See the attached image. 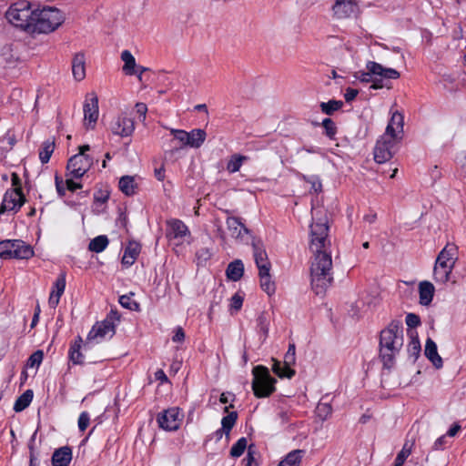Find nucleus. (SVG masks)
<instances>
[{"label":"nucleus","mask_w":466,"mask_h":466,"mask_svg":"<svg viewBox=\"0 0 466 466\" xmlns=\"http://www.w3.org/2000/svg\"><path fill=\"white\" fill-rule=\"evenodd\" d=\"M405 321L408 328L410 329L416 328L421 323L420 317L414 313H408Z\"/></svg>","instance_id":"54"},{"label":"nucleus","mask_w":466,"mask_h":466,"mask_svg":"<svg viewBox=\"0 0 466 466\" xmlns=\"http://www.w3.org/2000/svg\"><path fill=\"white\" fill-rule=\"evenodd\" d=\"M227 226L228 229L230 232L232 238L237 239L244 240L245 235L249 234V230L245 227V225L235 217H230L227 218Z\"/></svg>","instance_id":"21"},{"label":"nucleus","mask_w":466,"mask_h":466,"mask_svg":"<svg viewBox=\"0 0 466 466\" xmlns=\"http://www.w3.org/2000/svg\"><path fill=\"white\" fill-rule=\"evenodd\" d=\"M183 417L180 410L177 407H173L159 412L157 416V422L162 430L174 431L180 427Z\"/></svg>","instance_id":"13"},{"label":"nucleus","mask_w":466,"mask_h":466,"mask_svg":"<svg viewBox=\"0 0 466 466\" xmlns=\"http://www.w3.org/2000/svg\"><path fill=\"white\" fill-rule=\"evenodd\" d=\"M66 289V273L62 272L59 274L57 279H56L53 290H55V293L62 296Z\"/></svg>","instance_id":"49"},{"label":"nucleus","mask_w":466,"mask_h":466,"mask_svg":"<svg viewBox=\"0 0 466 466\" xmlns=\"http://www.w3.org/2000/svg\"><path fill=\"white\" fill-rule=\"evenodd\" d=\"M185 339V332L181 327H177L172 337L174 342H182Z\"/></svg>","instance_id":"61"},{"label":"nucleus","mask_w":466,"mask_h":466,"mask_svg":"<svg viewBox=\"0 0 466 466\" xmlns=\"http://www.w3.org/2000/svg\"><path fill=\"white\" fill-rule=\"evenodd\" d=\"M243 304V297L238 293H236L232 296L230 299V308L231 309H235L236 311L239 310Z\"/></svg>","instance_id":"58"},{"label":"nucleus","mask_w":466,"mask_h":466,"mask_svg":"<svg viewBox=\"0 0 466 466\" xmlns=\"http://www.w3.org/2000/svg\"><path fill=\"white\" fill-rule=\"evenodd\" d=\"M43 359L44 353L42 350H38L30 355V357L27 360L26 366L28 368L38 367L42 363Z\"/></svg>","instance_id":"48"},{"label":"nucleus","mask_w":466,"mask_h":466,"mask_svg":"<svg viewBox=\"0 0 466 466\" xmlns=\"http://www.w3.org/2000/svg\"><path fill=\"white\" fill-rule=\"evenodd\" d=\"M248 159V157L235 154L231 156L230 159L227 164V170L229 173H236L239 171L243 162Z\"/></svg>","instance_id":"39"},{"label":"nucleus","mask_w":466,"mask_h":466,"mask_svg":"<svg viewBox=\"0 0 466 466\" xmlns=\"http://www.w3.org/2000/svg\"><path fill=\"white\" fill-rule=\"evenodd\" d=\"M302 177L306 183L310 185V187H309L310 193L318 194L322 191V184H321L319 177L314 176V175L307 177V176L303 175Z\"/></svg>","instance_id":"43"},{"label":"nucleus","mask_w":466,"mask_h":466,"mask_svg":"<svg viewBox=\"0 0 466 466\" xmlns=\"http://www.w3.org/2000/svg\"><path fill=\"white\" fill-rule=\"evenodd\" d=\"M33 390H26L23 394H21L15 400L14 404V410L16 412H20L26 409L32 400H33Z\"/></svg>","instance_id":"33"},{"label":"nucleus","mask_w":466,"mask_h":466,"mask_svg":"<svg viewBox=\"0 0 466 466\" xmlns=\"http://www.w3.org/2000/svg\"><path fill=\"white\" fill-rule=\"evenodd\" d=\"M166 237L169 240L177 239L180 243L191 237L187 226L180 219L170 218L166 222Z\"/></svg>","instance_id":"15"},{"label":"nucleus","mask_w":466,"mask_h":466,"mask_svg":"<svg viewBox=\"0 0 466 466\" xmlns=\"http://www.w3.org/2000/svg\"><path fill=\"white\" fill-rule=\"evenodd\" d=\"M61 296L55 293V290H52L49 296L48 304L51 308L56 309L59 303Z\"/></svg>","instance_id":"63"},{"label":"nucleus","mask_w":466,"mask_h":466,"mask_svg":"<svg viewBox=\"0 0 466 466\" xmlns=\"http://www.w3.org/2000/svg\"><path fill=\"white\" fill-rule=\"evenodd\" d=\"M268 329H269V317L268 313L261 312L258 318H257V330L259 334L263 337V341L266 340V339L268 336Z\"/></svg>","instance_id":"35"},{"label":"nucleus","mask_w":466,"mask_h":466,"mask_svg":"<svg viewBox=\"0 0 466 466\" xmlns=\"http://www.w3.org/2000/svg\"><path fill=\"white\" fill-rule=\"evenodd\" d=\"M119 319L118 312L111 309L105 319L96 322L87 335L86 342L84 343V350H86L89 348L92 340L100 341L106 337L112 338L116 334V325Z\"/></svg>","instance_id":"6"},{"label":"nucleus","mask_w":466,"mask_h":466,"mask_svg":"<svg viewBox=\"0 0 466 466\" xmlns=\"http://www.w3.org/2000/svg\"><path fill=\"white\" fill-rule=\"evenodd\" d=\"M35 435H36V431H35V433L32 435V437L29 441V443H28V449H29V452H30L29 466H38V457H37V453L34 448Z\"/></svg>","instance_id":"50"},{"label":"nucleus","mask_w":466,"mask_h":466,"mask_svg":"<svg viewBox=\"0 0 466 466\" xmlns=\"http://www.w3.org/2000/svg\"><path fill=\"white\" fill-rule=\"evenodd\" d=\"M403 132V116L395 112L392 114L388 126L386 127V131L383 135L393 137L395 140H398L399 135Z\"/></svg>","instance_id":"20"},{"label":"nucleus","mask_w":466,"mask_h":466,"mask_svg":"<svg viewBox=\"0 0 466 466\" xmlns=\"http://www.w3.org/2000/svg\"><path fill=\"white\" fill-rule=\"evenodd\" d=\"M212 257V251L208 248H200L196 252V261L198 266H205L208 260Z\"/></svg>","instance_id":"45"},{"label":"nucleus","mask_w":466,"mask_h":466,"mask_svg":"<svg viewBox=\"0 0 466 466\" xmlns=\"http://www.w3.org/2000/svg\"><path fill=\"white\" fill-rule=\"evenodd\" d=\"M55 149V142L50 140H46L43 142L41 148L39 150V158L43 164H46L54 152Z\"/></svg>","instance_id":"38"},{"label":"nucleus","mask_w":466,"mask_h":466,"mask_svg":"<svg viewBox=\"0 0 466 466\" xmlns=\"http://www.w3.org/2000/svg\"><path fill=\"white\" fill-rule=\"evenodd\" d=\"M312 222L309 225V250L313 253L310 265L311 287L317 295L331 285L332 258L329 239V217L326 206H311Z\"/></svg>","instance_id":"1"},{"label":"nucleus","mask_w":466,"mask_h":466,"mask_svg":"<svg viewBox=\"0 0 466 466\" xmlns=\"http://www.w3.org/2000/svg\"><path fill=\"white\" fill-rule=\"evenodd\" d=\"M121 59L124 61L123 71L126 75H134L135 66H136V59L134 56L128 50H124L121 53Z\"/></svg>","instance_id":"36"},{"label":"nucleus","mask_w":466,"mask_h":466,"mask_svg":"<svg viewBox=\"0 0 466 466\" xmlns=\"http://www.w3.org/2000/svg\"><path fill=\"white\" fill-rule=\"evenodd\" d=\"M316 411H317V414L318 416L321 419V420H326L332 412V408L329 404L328 403H319L318 406H317V409H316Z\"/></svg>","instance_id":"51"},{"label":"nucleus","mask_w":466,"mask_h":466,"mask_svg":"<svg viewBox=\"0 0 466 466\" xmlns=\"http://www.w3.org/2000/svg\"><path fill=\"white\" fill-rule=\"evenodd\" d=\"M66 189L74 192L77 188L81 187V185L79 183L75 182L73 179H66Z\"/></svg>","instance_id":"64"},{"label":"nucleus","mask_w":466,"mask_h":466,"mask_svg":"<svg viewBox=\"0 0 466 466\" xmlns=\"http://www.w3.org/2000/svg\"><path fill=\"white\" fill-rule=\"evenodd\" d=\"M251 246L253 249L254 260L256 266L258 268V271H263V268H267V270H270L271 264L268 260V254L264 248L263 243L259 239L253 238Z\"/></svg>","instance_id":"17"},{"label":"nucleus","mask_w":466,"mask_h":466,"mask_svg":"<svg viewBox=\"0 0 466 466\" xmlns=\"http://www.w3.org/2000/svg\"><path fill=\"white\" fill-rule=\"evenodd\" d=\"M269 271L270 270H267L265 268H263V271H258V276L260 278V287L268 295L273 294L276 289L275 283L271 281Z\"/></svg>","instance_id":"31"},{"label":"nucleus","mask_w":466,"mask_h":466,"mask_svg":"<svg viewBox=\"0 0 466 466\" xmlns=\"http://www.w3.org/2000/svg\"><path fill=\"white\" fill-rule=\"evenodd\" d=\"M389 79H386L381 76H372V79L370 82H372L370 88L372 89H381V88H390L391 86L388 85L387 81Z\"/></svg>","instance_id":"52"},{"label":"nucleus","mask_w":466,"mask_h":466,"mask_svg":"<svg viewBox=\"0 0 466 466\" xmlns=\"http://www.w3.org/2000/svg\"><path fill=\"white\" fill-rule=\"evenodd\" d=\"M321 125L324 128V135L331 140L335 139L338 131L335 122L328 117L323 119Z\"/></svg>","instance_id":"41"},{"label":"nucleus","mask_w":466,"mask_h":466,"mask_svg":"<svg viewBox=\"0 0 466 466\" xmlns=\"http://www.w3.org/2000/svg\"><path fill=\"white\" fill-rule=\"evenodd\" d=\"M302 450H294L289 452L278 466H299L302 460Z\"/></svg>","instance_id":"32"},{"label":"nucleus","mask_w":466,"mask_h":466,"mask_svg":"<svg viewBox=\"0 0 466 466\" xmlns=\"http://www.w3.org/2000/svg\"><path fill=\"white\" fill-rule=\"evenodd\" d=\"M136 113L141 122H145L147 113V106L145 103H137L135 106Z\"/></svg>","instance_id":"57"},{"label":"nucleus","mask_w":466,"mask_h":466,"mask_svg":"<svg viewBox=\"0 0 466 466\" xmlns=\"http://www.w3.org/2000/svg\"><path fill=\"white\" fill-rule=\"evenodd\" d=\"M358 94L359 92L357 89L348 87L344 94V99L346 102L350 103L357 97Z\"/></svg>","instance_id":"59"},{"label":"nucleus","mask_w":466,"mask_h":466,"mask_svg":"<svg viewBox=\"0 0 466 466\" xmlns=\"http://www.w3.org/2000/svg\"><path fill=\"white\" fill-rule=\"evenodd\" d=\"M22 179L15 172L11 175V188L8 189L1 204H25L28 201L25 192Z\"/></svg>","instance_id":"12"},{"label":"nucleus","mask_w":466,"mask_h":466,"mask_svg":"<svg viewBox=\"0 0 466 466\" xmlns=\"http://www.w3.org/2000/svg\"><path fill=\"white\" fill-rule=\"evenodd\" d=\"M108 245V238L105 235H100L93 238L88 245L89 250L100 253L106 249Z\"/></svg>","instance_id":"37"},{"label":"nucleus","mask_w":466,"mask_h":466,"mask_svg":"<svg viewBox=\"0 0 466 466\" xmlns=\"http://www.w3.org/2000/svg\"><path fill=\"white\" fill-rule=\"evenodd\" d=\"M410 341L408 345V353L410 357L414 358V361L419 358L421 350L420 342L417 332L408 331Z\"/></svg>","instance_id":"34"},{"label":"nucleus","mask_w":466,"mask_h":466,"mask_svg":"<svg viewBox=\"0 0 466 466\" xmlns=\"http://www.w3.org/2000/svg\"><path fill=\"white\" fill-rule=\"evenodd\" d=\"M62 22L63 15L60 10L54 7H44L41 10H35L31 32L47 34L55 31Z\"/></svg>","instance_id":"5"},{"label":"nucleus","mask_w":466,"mask_h":466,"mask_svg":"<svg viewBox=\"0 0 466 466\" xmlns=\"http://www.w3.org/2000/svg\"><path fill=\"white\" fill-rule=\"evenodd\" d=\"M92 164L93 158L91 157L76 154L68 159L66 169L72 177L80 178L89 170Z\"/></svg>","instance_id":"14"},{"label":"nucleus","mask_w":466,"mask_h":466,"mask_svg":"<svg viewBox=\"0 0 466 466\" xmlns=\"http://www.w3.org/2000/svg\"><path fill=\"white\" fill-rule=\"evenodd\" d=\"M35 15V10H32L28 1L19 0L9 6L5 17L14 26L31 32Z\"/></svg>","instance_id":"3"},{"label":"nucleus","mask_w":466,"mask_h":466,"mask_svg":"<svg viewBox=\"0 0 466 466\" xmlns=\"http://www.w3.org/2000/svg\"><path fill=\"white\" fill-rule=\"evenodd\" d=\"M238 419L237 411H231L227 416L222 418L221 425L223 430H225V434L228 435L234 425L236 424Z\"/></svg>","instance_id":"42"},{"label":"nucleus","mask_w":466,"mask_h":466,"mask_svg":"<svg viewBox=\"0 0 466 466\" xmlns=\"http://www.w3.org/2000/svg\"><path fill=\"white\" fill-rule=\"evenodd\" d=\"M397 140L393 137L382 135L375 145L373 155L374 160L379 164H383L390 160L395 153Z\"/></svg>","instance_id":"11"},{"label":"nucleus","mask_w":466,"mask_h":466,"mask_svg":"<svg viewBox=\"0 0 466 466\" xmlns=\"http://www.w3.org/2000/svg\"><path fill=\"white\" fill-rule=\"evenodd\" d=\"M343 106V102L340 100H329L328 102H321L319 106L322 113L331 116L334 112L339 110Z\"/></svg>","instance_id":"40"},{"label":"nucleus","mask_w":466,"mask_h":466,"mask_svg":"<svg viewBox=\"0 0 466 466\" xmlns=\"http://www.w3.org/2000/svg\"><path fill=\"white\" fill-rule=\"evenodd\" d=\"M402 346V322L400 319H393L387 328L380 331V355L385 368L390 369L393 366L395 357Z\"/></svg>","instance_id":"2"},{"label":"nucleus","mask_w":466,"mask_h":466,"mask_svg":"<svg viewBox=\"0 0 466 466\" xmlns=\"http://www.w3.org/2000/svg\"><path fill=\"white\" fill-rule=\"evenodd\" d=\"M85 120L96 124L98 118V97L96 93L87 94L83 106Z\"/></svg>","instance_id":"18"},{"label":"nucleus","mask_w":466,"mask_h":466,"mask_svg":"<svg viewBox=\"0 0 466 466\" xmlns=\"http://www.w3.org/2000/svg\"><path fill=\"white\" fill-rule=\"evenodd\" d=\"M171 134L174 136V139L177 140L181 143L180 148L188 147V132L183 129H174L170 130Z\"/></svg>","instance_id":"47"},{"label":"nucleus","mask_w":466,"mask_h":466,"mask_svg":"<svg viewBox=\"0 0 466 466\" xmlns=\"http://www.w3.org/2000/svg\"><path fill=\"white\" fill-rule=\"evenodd\" d=\"M272 370L279 378L291 379L296 371L292 369V366L296 363V346L294 343L289 345V349L284 355L283 366L280 361L273 359Z\"/></svg>","instance_id":"10"},{"label":"nucleus","mask_w":466,"mask_h":466,"mask_svg":"<svg viewBox=\"0 0 466 466\" xmlns=\"http://www.w3.org/2000/svg\"><path fill=\"white\" fill-rule=\"evenodd\" d=\"M207 133L204 129L195 128L188 132V147L198 148L205 142Z\"/></svg>","instance_id":"30"},{"label":"nucleus","mask_w":466,"mask_h":466,"mask_svg":"<svg viewBox=\"0 0 466 466\" xmlns=\"http://www.w3.org/2000/svg\"><path fill=\"white\" fill-rule=\"evenodd\" d=\"M140 251L141 245L138 242L135 240L129 241L122 257V264L127 268L132 266L137 260Z\"/></svg>","instance_id":"23"},{"label":"nucleus","mask_w":466,"mask_h":466,"mask_svg":"<svg viewBox=\"0 0 466 466\" xmlns=\"http://www.w3.org/2000/svg\"><path fill=\"white\" fill-rule=\"evenodd\" d=\"M252 374V390L256 397L266 398L276 390L277 380L271 377L267 367L258 365L253 368Z\"/></svg>","instance_id":"7"},{"label":"nucleus","mask_w":466,"mask_h":466,"mask_svg":"<svg viewBox=\"0 0 466 466\" xmlns=\"http://www.w3.org/2000/svg\"><path fill=\"white\" fill-rule=\"evenodd\" d=\"M72 74L76 81H82L86 77V57L84 53H77L72 59Z\"/></svg>","instance_id":"25"},{"label":"nucleus","mask_w":466,"mask_h":466,"mask_svg":"<svg viewBox=\"0 0 466 466\" xmlns=\"http://www.w3.org/2000/svg\"><path fill=\"white\" fill-rule=\"evenodd\" d=\"M244 274V264L240 259L230 262L226 269V276L232 281H238Z\"/></svg>","instance_id":"29"},{"label":"nucleus","mask_w":466,"mask_h":466,"mask_svg":"<svg viewBox=\"0 0 466 466\" xmlns=\"http://www.w3.org/2000/svg\"><path fill=\"white\" fill-rule=\"evenodd\" d=\"M90 418L86 411H83L78 418V429L80 431H85L89 425Z\"/></svg>","instance_id":"56"},{"label":"nucleus","mask_w":466,"mask_h":466,"mask_svg":"<svg viewBox=\"0 0 466 466\" xmlns=\"http://www.w3.org/2000/svg\"><path fill=\"white\" fill-rule=\"evenodd\" d=\"M248 448V441L245 437H242L237 441L230 449V455L232 457H240L245 450Z\"/></svg>","instance_id":"44"},{"label":"nucleus","mask_w":466,"mask_h":466,"mask_svg":"<svg viewBox=\"0 0 466 466\" xmlns=\"http://www.w3.org/2000/svg\"><path fill=\"white\" fill-rule=\"evenodd\" d=\"M457 248L453 244H447L439 253L433 268V279L437 283L444 284L449 279L457 260Z\"/></svg>","instance_id":"4"},{"label":"nucleus","mask_w":466,"mask_h":466,"mask_svg":"<svg viewBox=\"0 0 466 466\" xmlns=\"http://www.w3.org/2000/svg\"><path fill=\"white\" fill-rule=\"evenodd\" d=\"M367 71H359L358 79L361 82L369 83L372 76H381L386 79H398L400 73L394 68L384 67L375 61H368L366 64Z\"/></svg>","instance_id":"9"},{"label":"nucleus","mask_w":466,"mask_h":466,"mask_svg":"<svg viewBox=\"0 0 466 466\" xmlns=\"http://www.w3.org/2000/svg\"><path fill=\"white\" fill-rule=\"evenodd\" d=\"M110 129L115 135H118L122 137H129L135 130V122L132 118L121 115L111 122Z\"/></svg>","instance_id":"16"},{"label":"nucleus","mask_w":466,"mask_h":466,"mask_svg":"<svg viewBox=\"0 0 466 466\" xmlns=\"http://www.w3.org/2000/svg\"><path fill=\"white\" fill-rule=\"evenodd\" d=\"M434 286L430 281H421L419 284L420 303L428 306L431 303L434 296Z\"/></svg>","instance_id":"28"},{"label":"nucleus","mask_w":466,"mask_h":466,"mask_svg":"<svg viewBox=\"0 0 466 466\" xmlns=\"http://www.w3.org/2000/svg\"><path fill=\"white\" fill-rule=\"evenodd\" d=\"M133 295H134V293H132V292L129 295H122L119 297L118 301H119L120 305L125 309H127L130 310H138L139 304L137 301L132 299Z\"/></svg>","instance_id":"46"},{"label":"nucleus","mask_w":466,"mask_h":466,"mask_svg":"<svg viewBox=\"0 0 466 466\" xmlns=\"http://www.w3.org/2000/svg\"><path fill=\"white\" fill-rule=\"evenodd\" d=\"M446 443H447L446 435H442L435 441V442L432 446V450H434V451L443 450L446 446Z\"/></svg>","instance_id":"60"},{"label":"nucleus","mask_w":466,"mask_h":466,"mask_svg":"<svg viewBox=\"0 0 466 466\" xmlns=\"http://www.w3.org/2000/svg\"><path fill=\"white\" fill-rule=\"evenodd\" d=\"M424 354L436 369L442 367L443 361L438 353L437 345L431 338L426 340Z\"/></svg>","instance_id":"24"},{"label":"nucleus","mask_w":466,"mask_h":466,"mask_svg":"<svg viewBox=\"0 0 466 466\" xmlns=\"http://www.w3.org/2000/svg\"><path fill=\"white\" fill-rule=\"evenodd\" d=\"M410 454V450H407L405 444L403 449L398 453L393 466H402Z\"/></svg>","instance_id":"53"},{"label":"nucleus","mask_w":466,"mask_h":466,"mask_svg":"<svg viewBox=\"0 0 466 466\" xmlns=\"http://www.w3.org/2000/svg\"><path fill=\"white\" fill-rule=\"evenodd\" d=\"M61 296L55 293V290H52L49 296L48 304L51 308L56 309L59 303Z\"/></svg>","instance_id":"62"},{"label":"nucleus","mask_w":466,"mask_h":466,"mask_svg":"<svg viewBox=\"0 0 466 466\" xmlns=\"http://www.w3.org/2000/svg\"><path fill=\"white\" fill-rule=\"evenodd\" d=\"M358 5L355 0H335L332 5V11L338 19H343L353 15Z\"/></svg>","instance_id":"19"},{"label":"nucleus","mask_w":466,"mask_h":466,"mask_svg":"<svg viewBox=\"0 0 466 466\" xmlns=\"http://www.w3.org/2000/svg\"><path fill=\"white\" fill-rule=\"evenodd\" d=\"M83 339L80 336L71 343L68 350L69 360L75 365H83L85 363V357L81 352Z\"/></svg>","instance_id":"26"},{"label":"nucleus","mask_w":466,"mask_h":466,"mask_svg":"<svg viewBox=\"0 0 466 466\" xmlns=\"http://www.w3.org/2000/svg\"><path fill=\"white\" fill-rule=\"evenodd\" d=\"M136 176H123L120 177L118 187L126 196H134L138 192V185Z\"/></svg>","instance_id":"27"},{"label":"nucleus","mask_w":466,"mask_h":466,"mask_svg":"<svg viewBox=\"0 0 466 466\" xmlns=\"http://www.w3.org/2000/svg\"><path fill=\"white\" fill-rule=\"evenodd\" d=\"M72 461V449L69 446H63L55 450L51 462L53 466H68Z\"/></svg>","instance_id":"22"},{"label":"nucleus","mask_w":466,"mask_h":466,"mask_svg":"<svg viewBox=\"0 0 466 466\" xmlns=\"http://www.w3.org/2000/svg\"><path fill=\"white\" fill-rule=\"evenodd\" d=\"M34 254L32 246L21 239L0 241V258L3 259H29Z\"/></svg>","instance_id":"8"},{"label":"nucleus","mask_w":466,"mask_h":466,"mask_svg":"<svg viewBox=\"0 0 466 466\" xmlns=\"http://www.w3.org/2000/svg\"><path fill=\"white\" fill-rule=\"evenodd\" d=\"M255 452H256V446L254 444H250L248 447V453L246 457V466H258V463L255 461Z\"/></svg>","instance_id":"55"}]
</instances>
